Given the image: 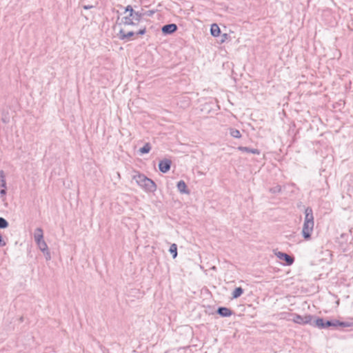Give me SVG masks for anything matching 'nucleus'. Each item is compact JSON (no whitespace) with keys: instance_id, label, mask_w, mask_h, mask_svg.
Instances as JSON below:
<instances>
[{"instance_id":"nucleus-5","label":"nucleus","mask_w":353,"mask_h":353,"mask_svg":"<svg viewBox=\"0 0 353 353\" xmlns=\"http://www.w3.org/2000/svg\"><path fill=\"white\" fill-rule=\"evenodd\" d=\"M141 178L142 185L147 189V190L154 191L156 190V185L153 181L145 176H141Z\"/></svg>"},{"instance_id":"nucleus-15","label":"nucleus","mask_w":353,"mask_h":353,"mask_svg":"<svg viewBox=\"0 0 353 353\" xmlns=\"http://www.w3.org/2000/svg\"><path fill=\"white\" fill-rule=\"evenodd\" d=\"M170 252L172 254L173 258H176L177 256V246L176 244L173 243L170 245Z\"/></svg>"},{"instance_id":"nucleus-11","label":"nucleus","mask_w":353,"mask_h":353,"mask_svg":"<svg viewBox=\"0 0 353 353\" xmlns=\"http://www.w3.org/2000/svg\"><path fill=\"white\" fill-rule=\"evenodd\" d=\"M177 188L181 193L189 194V191L187 190V185L183 181L178 182Z\"/></svg>"},{"instance_id":"nucleus-7","label":"nucleus","mask_w":353,"mask_h":353,"mask_svg":"<svg viewBox=\"0 0 353 353\" xmlns=\"http://www.w3.org/2000/svg\"><path fill=\"white\" fill-rule=\"evenodd\" d=\"M171 161L169 159H165L161 161L159 164V168L161 172L165 173L170 169Z\"/></svg>"},{"instance_id":"nucleus-22","label":"nucleus","mask_w":353,"mask_h":353,"mask_svg":"<svg viewBox=\"0 0 353 353\" xmlns=\"http://www.w3.org/2000/svg\"><path fill=\"white\" fill-rule=\"evenodd\" d=\"M222 37H223V39H222V40H221V43L224 42V41H225V39H227V38H228V34H223Z\"/></svg>"},{"instance_id":"nucleus-9","label":"nucleus","mask_w":353,"mask_h":353,"mask_svg":"<svg viewBox=\"0 0 353 353\" xmlns=\"http://www.w3.org/2000/svg\"><path fill=\"white\" fill-rule=\"evenodd\" d=\"M6 183L3 171L0 172V192L2 194L6 193Z\"/></svg>"},{"instance_id":"nucleus-12","label":"nucleus","mask_w":353,"mask_h":353,"mask_svg":"<svg viewBox=\"0 0 353 353\" xmlns=\"http://www.w3.org/2000/svg\"><path fill=\"white\" fill-rule=\"evenodd\" d=\"M218 313L222 316H230L232 314V311L227 307H220Z\"/></svg>"},{"instance_id":"nucleus-13","label":"nucleus","mask_w":353,"mask_h":353,"mask_svg":"<svg viewBox=\"0 0 353 353\" xmlns=\"http://www.w3.org/2000/svg\"><path fill=\"white\" fill-rule=\"evenodd\" d=\"M43 239V230L41 228L36 229V230L34 232L35 241Z\"/></svg>"},{"instance_id":"nucleus-21","label":"nucleus","mask_w":353,"mask_h":353,"mask_svg":"<svg viewBox=\"0 0 353 353\" xmlns=\"http://www.w3.org/2000/svg\"><path fill=\"white\" fill-rule=\"evenodd\" d=\"M8 226V222L3 219L0 217V228H5Z\"/></svg>"},{"instance_id":"nucleus-20","label":"nucleus","mask_w":353,"mask_h":353,"mask_svg":"<svg viewBox=\"0 0 353 353\" xmlns=\"http://www.w3.org/2000/svg\"><path fill=\"white\" fill-rule=\"evenodd\" d=\"M230 134L235 138H240L241 137V132L238 130H232Z\"/></svg>"},{"instance_id":"nucleus-25","label":"nucleus","mask_w":353,"mask_h":353,"mask_svg":"<svg viewBox=\"0 0 353 353\" xmlns=\"http://www.w3.org/2000/svg\"><path fill=\"white\" fill-rule=\"evenodd\" d=\"M243 150H245V151H248V148H243Z\"/></svg>"},{"instance_id":"nucleus-8","label":"nucleus","mask_w":353,"mask_h":353,"mask_svg":"<svg viewBox=\"0 0 353 353\" xmlns=\"http://www.w3.org/2000/svg\"><path fill=\"white\" fill-rule=\"evenodd\" d=\"M177 26L174 23H171L168 25H165L162 27V32L164 34H172L176 31Z\"/></svg>"},{"instance_id":"nucleus-1","label":"nucleus","mask_w":353,"mask_h":353,"mask_svg":"<svg viewBox=\"0 0 353 353\" xmlns=\"http://www.w3.org/2000/svg\"><path fill=\"white\" fill-rule=\"evenodd\" d=\"M119 37L120 39L130 41L137 39L138 36L143 35L145 32V28H137V25L122 23H119Z\"/></svg>"},{"instance_id":"nucleus-19","label":"nucleus","mask_w":353,"mask_h":353,"mask_svg":"<svg viewBox=\"0 0 353 353\" xmlns=\"http://www.w3.org/2000/svg\"><path fill=\"white\" fill-rule=\"evenodd\" d=\"M325 327H330V326H332V325H334V326H336V325H341V326H343L344 325V323H339V322H336V323H332L330 321H326L325 323Z\"/></svg>"},{"instance_id":"nucleus-6","label":"nucleus","mask_w":353,"mask_h":353,"mask_svg":"<svg viewBox=\"0 0 353 353\" xmlns=\"http://www.w3.org/2000/svg\"><path fill=\"white\" fill-rule=\"evenodd\" d=\"M276 255L279 259L285 261L288 265H292L294 262V258L285 253L279 252Z\"/></svg>"},{"instance_id":"nucleus-4","label":"nucleus","mask_w":353,"mask_h":353,"mask_svg":"<svg viewBox=\"0 0 353 353\" xmlns=\"http://www.w3.org/2000/svg\"><path fill=\"white\" fill-rule=\"evenodd\" d=\"M312 320V317L310 315L301 316L297 314L292 315V321L299 325H305L310 323Z\"/></svg>"},{"instance_id":"nucleus-24","label":"nucleus","mask_w":353,"mask_h":353,"mask_svg":"<svg viewBox=\"0 0 353 353\" xmlns=\"http://www.w3.org/2000/svg\"><path fill=\"white\" fill-rule=\"evenodd\" d=\"M252 153H258V152H257L256 151H255V150H252Z\"/></svg>"},{"instance_id":"nucleus-10","label":"nucleus","mask_w":353,"mask_h":353,"mask_svg":"<svg viewBox=\"0 0 353 353\" xmlns=\"http://www.w3.org/2000/svg\"><path fill=\"white\" fill-rule=\"evenodd\" d=\"M210 32L212 36L215 37H219L221 33L220 28L217 24L213 23L212 25H211Z\"/></svg>"},{"instance_id":"nucleus-3","label":"nucleus","mask_w":353,"mask_h":353,"mask_svg":"<svg viewBox=\"0 0 353 353\" xmlns=\"http://www.w3.org/2000/svg\"><path fill=\"white\" fill-rule=\"evenodd\" d=\"M141 19V14L135 11L131 6H128L122 13L120 22L138 25Z\"/></svg>"},{"instance_id":"nucleus-16","label":"nucleus","mask_w":353,"mask_h":353,"mask_svg":"<svg viewBox=\"0 0 353 353\" xmlns=\"http://www.w3.org/2000/svg\"><path fill=\"white\" fill-rule=\"evenodd\" d=\"M38 246L39 247V248L42 250V251H44L47 249V245L46 243H45L43 239H40V240H37L36 241Z\"/></svg>"},{"instance_id":"nucleus-17","label":"nucleus","mask_w":353,"mask_h":353,"mask_svg":"<svg viewBox=\"0 0 353 353\" xmlns=\"http://www.w3.org/2000/svg\"><path fill=\"white\" fill-rule=\"evenodd\" d=\"M151 150V146L150 143H147L144 145V146L140 148L139 151L142 154L148 153Z\"/></svg>"},{"instance_id":"nucleus-14","label":"nucleus","mask_w":353,"mask_h":353,"mask_svg":"<svg viewBox=\"0 0 353 353\" xmlns=\"http://www.w3.org/2000/svg\"><path fill=\"white\" fill-rule=\"evenodd\" d=\"M243 292V290L241 288H236L232 292V298L237 299L239 297Z\"/></svg>"},{"instance_id":"nucleus-2","label":"nucleus","mask_w":353,"mask_h":353,"mask_svg":"<svg viewBox=\"0 0 353 353\" xmlns=\"http://www.w3.org/2000/svg\"><path fill=\"white\" fill-rule=\"evenodd\" d=\"M305 216L302 229V234L305 240H309L314 229V216L311 208H307L305 211Z\"/></svg>"},{"instance_id":"nucleus-18","label":"nucleus","mask_w":353,"mask_h":353,"mask_svg":"<svg viewBox=\"0 0 353 353\" xmlns=\"http://www.w3.org/2000/svg\"><path fill=\"white\" fill-rule=\"evenodd\" d=\"M325 323L323 319H318L316 320V325L319 327H325Z\"/></svg>"},{"instance_id":"nucleus-23","label":"nucleus","mask_w":353,"mask_h":353,"mask_svg":"<svg viewBox=\"0 0 353 353\" xmlns=\"http://www.w3.org/2000/svg\"><path fill=\"white\" fill-rule=\"evenodd\" d=\"M6 245V243L3 242L2 241V238L1 236H0V245H3L4 246Z\"/></svg>"}]
</instances>
